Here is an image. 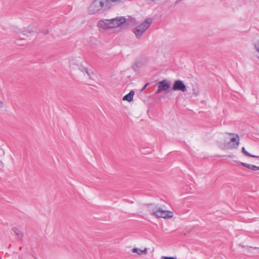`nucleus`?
<instances>
[{"mask_svg": "<svg viewBox=\"0 0 259 259\" xmlns=\"http://www.w3.org/2000/svg\"><path fill=\"white\" fill-rule=\"evenodd\" d=\"M108 10L104 0H94L89 6L88 12L90 15H97Z\"/></svg>", "mask_w": 259, "mask_h": 259, "instance_id": "f257e3e1", "label": "nucleus"}, {"mask_svg": "<svg viewBox=\"0 0 259 259\" xmlns=\"http://www.w3.org/2000/svg\"><path fill=\"white\" fill-rule=\"evenodd\" d=\"M149 211L153 215L157 218H162L164 219H169L172 217L173 213L171 211L164 210L162 209L160 207L155 206L153 207L152 204L150 205Z\"/></svg>", "mask_w": 259, "mask_h": 259, "instance_id": "f03ea898", "label": "nucleus"}, {"mask_svg": "<svg viewBox=\"0 0 259 259\" xmlns=\"http://www.w3.org/2000/svg\"><path fill=\"white\" fill-rule=\"evenodd\" d=\"M152 22V19L150 18H147L142 24L137 26L133 29V32L137 38H140L143 33L150 27Z\"/></svg>", "mask_w": 259, "mask_h": 259, "instance_id": "7ed1b4c3", "label": "nucleus"}, {"mask_svg": "<svg viewBox=\"0 0 259 259\" xmlns=\"http://www.w3.org/2000/svg\"><path fill=\"white\" fill-rule=\"evenodd\" d=\"M227 134L231 137V139L230 141L226 144L225 148L228 149L237 148L240 144V139L238 135L231 133H228Z\"/></svg>", "mask_w": 259, "mask_h": 259, "instance_id": "20e7f679", "label": "nucleus"}, {"mask_svg": "<svg viewBox=\"0 0 259 259\" xmlns=\"http://www.w3.org/2000/svg\"><path fill=\"white\" fill-rule=\"evenodd\" d=\"M170 87V82L166 79L159 81L158 83V89L156 92V94H159L162 92L166 91Z\"/></svg>", "mask_w": 259, "mask_h": 259, "instance_id": "39448f33", "label": "nucleus"}, {"mask_svg": "<svg viewBox=\"0 0 259 259\" xmlns=\"http://www.w3.org/2000/svg\"><path fill=\"white\" fill-rule=\"evenodd\" d=\"M112 28L117 27L125 23L126 19L124 17H117L110 19Z\"/></svg>", "mask_w": 259, "mask_h": 259, "instance_id": "423d86ee", "label": "nucleus"}, {"mask_svg": "<svg viewBox=\"0 0 259 259\" xmlns=\"http://www.w3.org/2000/svg\"><path fill=\"white\" fill-rule=\"evenodd\" d=\"M172 89L174 91H181L182 92L187 91L186 86L185 85L183 81L181 80H177L174 82Z\"/></svg>", "mask_w": 259, "mask_h": 259, "instance_id": "0eeeda50", "label": "nucleus"}, {"mask_svg": "<svg viewBox=\"0 0 259 259\" xmlns=\"http://www.w3.org/2000/svg\"><path fill=\"white\" fill-rule=\"evenodd\" d=\"M97 26L98 28L104 30L112 28L110 19H103L100 20L97 23Z\"/></svg>", "mask_w": 259, "mask_h": 259, "instance_id": "6e6552de", "label": "nucleus"}, {"mask_svg": "<svg viewBox=\"0 0 259 259\" xmlns=\"http://www.w3.org/2000/svg\"><path fill=\"white\" fill-rule=\"evenodd\" d=\"M108 9H110L115 4L120 2L121 0H104Z\"/></svg>", "mask_w": 259, "mask_h": 259, "instance_id": "1a4fd4ad", "label": "nucleus"}, {"mask_svg": "<svg viewBox=\"0 0 259 259\" xmlns=\"http://www.w3.org/2000/svg\"><path fill=\"white\" fill-rule=\"evenodd\" d=\"M135 94L134 91H131L128 94L125 95L123 97V100H126L128 102H131L133 100V97Z\"/></svg>", "mask_w": 259, "mask_h": 259, "instance_id": "9d476101", "label": "nucleus"}, {"mask_svg": "<svg viewBox=\"0 0 259 259\" xmlns=\"http://www.w3.org/2000/svg\"><path fill=\"white\" fill-rule=\"evenodd\" d=\"M147 252V248H145L144 249L142 250L141 249L135 247L132 249L133 253H136L138 254L141 255L142 253L146 254Z\"/></svg>", "mask_w": 259, "mask_h": 259, "instance_id": "9b49d317", "label": "nucleus"}, {"mask_svg": "<svg viewBox=\"0 0 259 259\" xmlns=\"http://www.w3.org/2000/svg\"><path fill=\"white\" fill-rule=\"evenodd\" d=\"M13 231L18 236V238L22 240L23 237V233L16 228H13L12 229Z\"/></svg>", "mask_w": 259, "mask_h": 259, "instance_id": "f8f14e48", "label": "nucleus"}, {"mask_svg": "<svg viewBox=\"0 0 259 259\" xmlns=\"http://www.w3.org/2000/svg\"><path fill=\"white\" fill-rule=\"evenodd\" d=\"M242 152L246 156L250 157H253V158H256L259 159V156H256L255 155H252L250 153H249L248 151H247L245 150V147H243L241 149Z\"/></svg>", "mask_w": 259, "mask_h": 259, "instance_id": "ddd939ff", "label": "nucleus"}, {"mask_svg": "<svg viewBox=\"0 0 259 259\" xmlns=\"http://www.w3.org/2000/svg\"><path fill=\"white\" fill-rule=\"evenodd\" d=\"M240 164L248 169H250L251 168V166L252 165V164H248V163H244V162H240Z\"/></svg>", "mask_w": 259, "mask_h": 259, "instance_id": "4468645a", "label": "nucleus"}, {"mask_svg": "<svg viewBox=\"0 0 259 259\" xmlns=\"http://www.w3.org/2000/svg\"><path fill=\"white\" fill-rule=\"evenodd\" d=\"M254 47L256 51L259 53V41H256L254 42Z\"/></svg>", "mask_w": 259, "mask_h": 259, "instance_id": "2eb2a0df", "label": "nucleus"}, {"mask_svg": "<svg viewBox=\"0 0 259 259\" xmlns=\"http://www.w3.org/2000/svg\"><path fill=\"white\" fill-rule=\"evenodd\" d=\"M82 71H84L90 78H92V74L93 73L90 72L87 68H83Z\"/></svg>", "mask_w": 259, "mask_h": 259, "instance_id": "dca6fc26", "label": "nucleus"}, {"mask_svg": "<svg viewBox=\"0 0 259 259\" xmlns=\"http://www.w3.org/2000/svg\"><path fill=\"white\" fill-rule=\"evenodd\" d=\"M161 259H177L176 257L172 256H163L161 257Z\"/></svg>", "mask_w": 259, "mask_h": 259, "instance_id": "f3484780", "label": "nucleus"}, {"mask_svg": "<svg viewBox=\"0 0 259 259\" xmlns=\"http://www.w3.org/2000/svg\"><path fill=\"white\" fill-rule=\"evenodd\" d=\"M250 169L253 171H256L257 170V166L252 164Z\"/></svg>", "mask_w": 259, "mask_h": 259, "instance_id": "a211bd4d", "label": "nucleus"}, {"mask_svg": "<svg viewBox=\"0 0 259 259\" xmlns=\"http://www.w3.org/2000/svg\"><path fill=\"white\" fill-rule=\"evenodd\" d=\"M149 84V83H147L143 87V88L141 89V92H143L144 91L145 89L147 88V87Z\"/></svg>", "mask_w": 259, "mask_h": 259, "instance_id": "6ab92c4d", "label": "nucleus"}, {"mask_svg": "<svg viewBox=\"0 0 259 259\" xmlns=\"http://www.w3.org/2000/svg\"><path fill=\"white\" fill-rule=\"evenodd\" d=\"M3 102L0 100V108H1L3 106Z\"/></svg>", "mask_w": 259, "mask_h": 259, "instance_id": "aec40b11", "label": "nucleus"}, {"mask_svg": "<svg viewBox=\"0 0 259 259\" xmlns=\"http://www.w3.org/2000/svg\"><path fill=\"white\" fill-rule=\"evenodd\" d=\"M21 35L24 36L25 34H20V36L22 38L24 39L25 38L24 37H23L22 36H21Z\"/></svg>", "mask_w": 259, "mask_h": 259, "instance_id": "412c9836", "label": "nucleus"}, {"mask_svg": "<svg viewBox=\"0 0 259 259\" xmlns=\"http://www.w3.org/2000/svg\"><path fill=\"white\" fill-rule=\"evenodd\" d=\"M250 248L255 249H259V248L256 247H253L250 246Z\"/></svg>", "mask_w": 259, "mask_h": 259, "instance_id": "4be33fe9", "label": "nucleus"}, {"mask_svg": "<svg viewBox=\"0 0 259 259\" xmlns=\"http://www.w3.org/2000/svg\"><path fill=\"white\" fill-rule=\"evenodd\" d=\"M48 33V30H47V31H46L45 32V34H47Z\"/></svg>", "mask_w": 259, "mask_h": 259, "instance_id": "5701e85b", "label": "nucleus"}, {"mask_svg": "<svg viewBox=\"0 0 259 259\" xmlns=\"http://www.w3.org/2000/svg\"><path fill=\"white\" fill-rule=\"evenodd\" d=\"M259 170V166H257V170Z\"/></svg>", "mask_w": 259, "mask_h": 259, "instance_id": "b1692460", "label": "nucleus"}, {"mask_svg": "<svg viewBox=\"0 0 259 259\" xmlns=\"http://www.w3.org/2000/svg\"><path fill=\"white\" fill-rule=\"evenodd\" d=\"M258 59H259V56H258Z\"/></svg>", "mask_w": 259, "mask_h": 259, "instance_id": "393cba45", "label": "nucleus"}]
</instances>
